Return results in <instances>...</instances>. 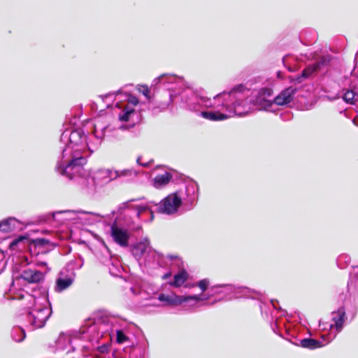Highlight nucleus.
<instances>
[{"instance_id": "obj_36", "label": "nucleus", "mask_w": 358, "mask_h": 358, "mask_svg": "<svg viewBox=\"0 0 358 358\" xmlns=\"http://www.w3.org/2000/svg\"><path fill=\"white\" fill-rule=\"evenodd\" d=\"M137 162H138L139 164H141V166H148V163H141V158H138V159H137Z\"/></svg>"}, {"instance_id": "obj_6", "label": "nucleus", "mask_w": 358, "mask_h": 358, "mask_svg": "<svg viewBox=\"0 0 358 358\" xmlns=\"http://www.w3.org/2000/svg\"><path fill=\"white\" fill-rule=\"evenodd\" d=\"M157 299L162 306H172L182 303H185L192 308H196L203 304V302L207 299V297H203L199 295L189 296H178L174 293L164 294L161 293L158 295Z\"/></svg>"}, {"instance_id": "obj_10", "label": "nucleus", "mask_w": 358, "mask_h": 358, "mask_svg": "<svg viewBox=\"0 0 358 358\" xmlns=\"http://www.w3.org/2000/svg\"><path fill=\"white\" fill-rule=\"evenodd\" d=\"M113 240L122 247H127L129 244L130 234L127 229L113 224L110 227Z\"/></svg>"}, {"instance_id": "obj_14", "label": "nucleus", "mask_w": 358, "mask_h": 358, "mask_svg": "<svg viewBox=\"0 0 358 358\" xmlns=\"http://www.w3.org/2000/svg\"><path fill=\"white\" fill-rule=\"evenodd\" d=\"M21 278L28 282L36 283L43 279V274L36 270L27 269L22 273Z\"/></svg>"}, {"instance_id": "obj_28", "label": "nucleus", "mask_w": 358, "mask_h": 358, "mask_svg": "<svg viewBox=\"0 0 358 358\" xmlns=\"http://www.w3.org/2000/svg\"><path fill=\"white\" fill-rule=\"evenodd\" d=\"M197 285L201 289L202 292H204L206 290L207 287L209 285V281L207 279L201 280L198 282Z\"/></svg>"}, {"instance_id": "obj_33", "label": "nucleus", "mask_w": 358, "mask_h": 358, "mask_svg": "<svg viewBox=\"0 0 358 358\" xmlns=\"http://www.w3.org/2000/svg\"><path fill=\"white\" fill-rule=\"evenodd\" d=\"M37 266H46V263L45 262H43V261H38V262H36L35 263Z\"/></svg>"}, {"instance_id": "obj_18", "label": "nucleus", "mask_w": 358, "mask_h": 358, "mask_svg": "<svg viewBox=\"0 0 358 358\" xmlns=\"http://www.w3.org/2000/svg\"><path fill=\"white\" fill-rule=\"evenodd\" d=\"M344 318L345 311L343 308L339 309L337 313H334L333 320L334 323L330 325L331 329H333L335 327L337 332H339L343 328Z\"/></svg>"}, {"instance_id": "obj_16", "label": "nucleus", "mask_w": 358, "mask_h": 358, "mask_svg": "<svg viewBox=\"0 0 358 358\" xmlns=\"http://www.w3.org/2000/svg\"><path fill=\"white\" fill-rule=\"evenodd\" d=\"M329 62V59L323 57L318 62H315L313 64L308 65L303 71L301 76L307 78L310 77L315 71L320 69L322 66L326 65Z\"/></svg>"}, {"instance_id": "obj_20", "label": "nucleus", "mask_w": 358, "mask_h": 358, "mask_svg": "<svg viewBox=\"0 0 358 358\" xmlns=\"http://www.w3.org/2000/svg\"><path fill=\"white\" fill-rule=\"evenodd\" d=\"M18 224L15 218L10 217L0 222V231L8 232L13 231Z\"/></svg>"}, {"instance_id": "obj_32", "label": "nucleus", "mask_w": 358, "mask_h": 358, "mask_svg": "<svg viewBox=\"0 0 358 358\" xmlns=\"http://www.w3.org/2000/svg\"><path fill=\"white\" fill-rule=\"evenodd\" d=\"M114 94H115V93H110V94H106L105 96H103V98L108 99L110 96H113ZM120 96H121V94L120 93V92H117L115 93V99H120V97H118Z\"/></svg>"}, {"instance_id": "obj_26", "label": "nucleus", "mask_w": 358, "mask_h": 358, "mask_svg": "<svg viewBox=\"0 0 358 358\" xmlns=\"http://www.w3.org/2000/svg\"><path fill=\"white\" fill-rule=\"evenodd\" d=\"M355 94L352 90H348L343 96V99L345 102L350 104L355 103Z\"/></svg>"}, {"instance_id": "obj_21", "label": "nucleus", "mask_w": 358, "mask_h": 358, "mask_svg": "<svg viewBox=\"0 0 358 358\" xmlns=\"http://www.w3.org/2000/svg\"><path fill=\"white\" fill-rule=\"evenodd\" d=\"M188 278V273L186 271L182 270L176 274L173 277V281L170 282L171 286L179 287L182 286Z\"/></svg>"}, {"instance_id": "obj_5", "label": "nucleus", "mask_w": 358, "mask_h": 358, "mask_svg": "<svg viewBox=\"0 0 358 358\" xmlns=\"http://www.w3.org/2000/svg\"><path fill=\"white\" fill-rule=\"evenodd\" d=\"M20 299L23 300L22 305L30 310L25 316L24 326L30 330L43 327L51 314L47 300L43 297L36 298L27 292L20 294Z\"/></svg>"}, {"instance_id": "obj_31", "label": "nucleus", "mask_w": 358, "mask_h": 358, "mask_svg": "<svg viewBox=\"0 0 358 358\" xmlns=\"http://www.w3.org/2000/svg\"><path fill=\"white\" fill-rule=\"evenodd\" d=\"M77 213L78 214V218L85 219V220H87V218L85 217L90 214V213L84 212V211H79Z\"/></svg>"}, {"instance_id": "obj_25", "label": "nucleus", "mask_w": 358, "mask_h": 358, "mask_svg": "<svg viewBox=\"0 0 358 358\" xmlns=\"http://www.w3.org/2000/svg\"><path fill=\"white\" fill-rule=\"evenodd\" d=\"M24 240H25V238H24L23 236H19V237L15 238L9 243V247H8L9 249L11 251H15V250H18L20 248V245L23 243Z\"/></svg>"}, {"instance_id": "obj_39", "label": "nucleus", "mask_w": 358, "mask_h": 358, "mask_svg": "<svg viewBox=\"0 0 358 358\" xmlns=\"http://www.w3.org/2000/svg\"><path fill=\"white\" fill-rule=\"evenodd\" d=\"M2 257H3V254L0 253V258H2Z\"/></svg>"}, {"instance_id": "obj_8", "label": "nucleus", "mask_w": 358, "mask_h": 358, "mask_svg": "<svg viewBox=\"0 0 358 358\" xmlns=\"http://www.w3.org/2000/svg\"><path fill=\"white\" fill-rule=\"evenodd\" d=\"M272 94L273 91L271 88L263 87L253 96H250L252 98L254 110H269L273 103V101L270 99Z\"/></svg>"}, {"instance_id": "obj_27", "label": "nucleus", "mask_w": 358, "mask_h": 358, "mask_svg": "<svg viewBox=\"0 0 358 358\" xmlns=\"http://www.w3.org/2000/svg\"><path fill=\"white\" fill-rule=\"evenodd\" d=\"M343 262H344L346 265H348L350 262V258L347 255H341L337 259V264L338 266H343Z\"/></svg>"}, {"instance_id": "obj_9", "label": "nucleus", "mask_w": 358, "mask_h": 358, "mask_svg": "<svg viewBox=\"0 0 358 358\" xmlns=\"http://www.w3.org/2000/svg\"><path fill=\"white\" fill-rule=\"evenodd\" d=\"M198 186L194 182L189 183L186 187L185 192L179 191L178 196L181 198V203H183L185 206H192L198 199Z\"/></svg>"}, {"instance_id": "obj_24", "label": "nucleus", "mask_w": 358, "mask_h": 358, "mask_svg": "<svg viewBox=\"0 0 358 358\" xmlns=\"http://www.w3.org/2000/svg\"><path fill=\"white\" fill-rule=\"evenodd\" d=\"M69 344L70 338L69 336L64 334H60L56 342L57 348L60 350H64L66 347V345Z\"/></svg>"}, {"instance_id": "obj_13", "label": "nucleus", "mask_w": 358, "mask_h": 358, "mask_svg": "<svg viewBox=\"0 0 358 358\" xmlns=\"http://www.w3.org/2000/svg\"><path fill=\"white\" fill-rule=\"evenodd\" d=\"M296 89L288 87L282 91L273 100V103L278 106H283L289 103L292 100Z\"/></svg>"}, {"instance_id": "obj_40", "label": "nucleus", "mask_w": 358, "mask_h": 358, "mask_svg": "<svg viewBox=\"0 0 358 358\" xmlns=\"http://www.w3.org/2000/svg\"><path fill=\"white\" fill-rule=\"evenodd\" d=\"M65 213H72V212L69 211V210H67V211H65Z\"/></svg>"}, {"instance_id": "obj_38", "label": "nucleus", "mask_w": 358, "mask_h": 358, "mask_svg": "<svg viewBox=\"0 0 358 358\" xmlns=\"http://www.w3.org/2000/svg\"><path fill=\"white\" fill-rule=\"evenodd\" d=\"M353 123H354L355 125L358 126V124L356 123L355 120H353Z\"/></svg>"}, {"instance_id": "obj_19", "label": "nucleus", "mask_w": 358, "mask_h": 358, "mask_svg": "<svg viewBox=\"0 0 358 358\" xmlns=\"http://www.w3.org/2000/svg\"><path fill=\"white\" fill-rule=\"evenodd\" d=\"M171 178V175L168 172H165L162 175H158L153 180V186L156 188H161L166 185Z\"/></svg>"}, {"instance_id": "obj_12", "label": "nucleus", "mask_w": 358, "mask_h": 358, "mask_svg": "<svg viewBox=\"0 0 358 358\" xmlns=\"http://www.w3.org/2000/svg\"><path fill=\"white\" fill-rule=\"evenodd\" d=\"M182 83V79L181 78L176 77L175 75L172 74H163L161 75L157 78H155L152 82V86H157L158 83H162L169 90H176L175 87H171L170 85L173 84H181Z\"/></svg>"}, {"instance_id": "obj_17", "label": "nucleus", "mask_w": 358, "mask_h": 358, "mask_svg": "<svg viewBox=\"0 0 358 358\" xmlns=\"http://www.w3.org/2000/svg\"><path fill=\"white\" fill-rule=\"evenodd\" d=\"M73 282V275H64V273L61 272L59 278L56 281L55 289L57 292H62L68 288Z\"/></svg>"}, {"instance_id": "obj_35", "label": "nucleus", "mask_w": 358, "mask_h": 358, "mask_svg": "<svg viewBox=\"0 0 358 358\" xmlns=\"http://www.w3.org/2000/svg\"><path fill=\"white\" fill-rule=\"evenodd\" d=\"M131 290L134 293V294H135V295L136 294H140V295H143V293L141 291H139L138 293L136 292L135 288H131Z\"/></svg>"}, {"instance_id": "obj_7", "label": "nucleus", "mask_w": 358, "mask_h": 358, "mask_svg": "<svg viewBox=\"0 0 358 358\" xmlns=\"http://www.w3.org/2000/svg\"><path fill=\"white\" fill-rule=\"evenodd\" d=\"M132 171L129 169L116 171L113 169H99L93 173V180L96 185H103L123 176L131 175Z\"/></svg>"}, {"instance_id": "obj_4", "label": "nucleus", "mask_w": 358, "mask_h": 358, "mask_svg": "<svg viewBox=\"0 0 358 358\" xmlns=\"http://www.w3.org/2000/svg\"><path fill=\"white\" fill-rule=\"evenodd\" d=\"M95 331H97L96 338L102 336L104 333L111 335L115 332L117 343L122 344L129 341L126 322L105 312L97 313L93 321L90 319L82 330L83 334Z\"/></svg>"}, {"instance_id": "obj_3", "label": "nucleus", "mask_w": 358, "mask_h": 358, "mask_svg": "<svg viewBox=\"0 0 358 358\" xmlns=\"http://www.w3.org/2000/svg\"><path fill=\"white\" fill-rule=\"evenodd\" d=\"M181 203V198L176 192L168 195L159 204L154 201L139 202L131 200L122 203L119 210L124 217H129V219H125V222L127 224H131L137 220L152 221L155 210L168 215L175 213Z\"/></svg>"}, {"instance_id": "obj_29", "label": "nucleus", "mask_w": 358, "mask_h": 358, "mask_svg": "<svg viewBox=\"0 0 358 358\" xmlns=\"http://www.w3.org/2000/svg\"><path fill=\"white\" fill-rule=\"evenodd\" d=\"M139 92L142 93L147 99H150V89L146 85H141L138 87Z\"/></svg>"}, {"instance_id": "obj_37", "label": "nucleus", "mask_w": 358, "mask_h": 358, "mask_svg": "<svg viewBox=\"0 0 358 358\" xmlns=\"http://www.w3.org/2000/svg\"><path fill=\"white\" fill-rule=\"evenodd\" d=\"M116 106H117V107H118V108H121V106L120 105V103H119V102H118V101L116 103Z\"/></svg>"}, {"instance_id": "obj_1", "label": "nucleus", "mask_w": 358, "mask_h": 358, "mask_svg": "<svg viewBox=\"0 0 358 358\" xmlns=\"http://www.w3.org/2000/svg\"><path fill=\"white\" fill-rule=\"evenodd\" d=\"M186 107L194 112H201V116L211 121H221L234 115H247L254 110L252 98L233 90L222 92L213 99L199 96L187 90L183 92Z\"/></svg>"}, {"instance_id": "obj_34", "label": "nucleus", "mask_w": 358, "mask_h": 358, "mask_svg": "<svg viewBox=\"0 0 358 358\" xmlns=\"http://www.w3.org/2000/svg\"><path fill=\"white\" fill-rule=\"evenodd\" d=\"M171 275V273L170 272H169V273H165V274L163 275L162 278H163L164 280H166V279L169 278Z\"/></svg>"}, {"instance_id": "obj_15", "label": "nucleus", "mask_w": 358, "mask_h": 358, "mask_svg": "<svg viewBox=\"0 0 358 358\" xmlns=\"http://www.w3.org/2000/svg\"><path fill=\"white\" fill-rule=\"evenodd\" d=\"M150 251V242L147 238H144L137 243L133 249L134 255L139 258Z\"/></svg>"}, {"instance_id": "obj_30", "label": "nucleus", "mask_w": 358, "mask_h": 358, "mask_svg": "<svg viewBox=\"0 0 358 358\" xmlns=\"http://www.w3.org/2000/svg\"><path fill=\"white\" fill-rule=\"evenodd\" d=\"M109 271L113 275H117L119 272V264L117 263L116 266L112 264V266L109 267Z\"/></svg>"}, {"instance_id": "obj_11", "label": "nucleus", "mask_w": 358, "mask_h": 358, "mask_svg": "<svg viewBox=\"0 0 358 358\" xmlns=\"http://www.w3.org/2000/svg\"><path fill=\"white\" fill-rule=\"evenodd\" d=\"M127 104L123 106V110L119 115V120L122 122H127L129 120L130 116L134 113V107L138 103L136 97L130 94L124 95Z\"/></svg>"}, {"instance_id": "obj_22", "label": "nucleus", "mask_w": 358, "mask_h": 358, "mask_svg": "<svg viewBox=\"0 0 358 358\" xmlns=\"http://www.w3.org/2000/svg\"><path fill=\"white\" fill-rule=\"evenodd\" d=\"M299 345L304 348L313 350L322 346V344L319 341L313 338H304L300 340Z\"/></svg>"}, {"instance_id": "obj_23", "label": "nucleus", "mask_w": 358, "mask_h": 358, "mask_svg": "<svg viewBox=\"0 0 358 358\" xmlns=\"http://www.w3.org/2000/svg\"><path fill=\"white\" fill-rule=\"evenodd\" d=\"M11 337L16 342L22 341L25 338L24 330L20 327H14L11 331Z\"/></svg>"}, {"instance_id": "obj_2", "label": "nucleus", "mask_w": 358, "mask_h": 358, "mask_svg": "<svg viewBox=\"0 0 358 358\" xmlns=\"http://www.w3.org/2000/svg\"><path fill=\"white\" fill-rule=\"evenodd\" d=\"M106 127H99L96 124L92 134L86 136L80 129H66L61 135L60 141L64 145L57 171L71 179L83 169L85 164V154H92L101 145Z\"/></svg>"}]
</instances>
